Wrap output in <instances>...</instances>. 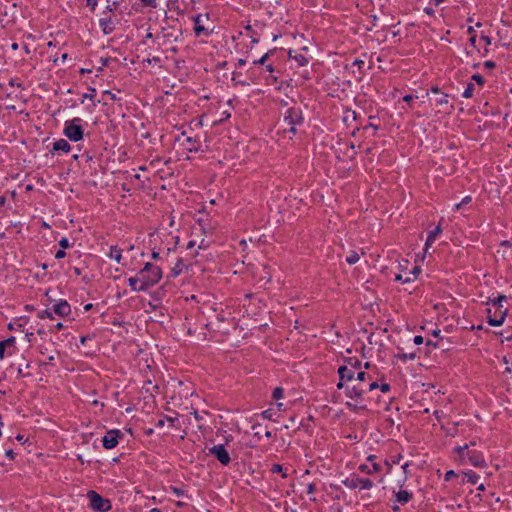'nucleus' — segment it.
<instances>
[{
	"instance_id": "obj_1",
	"label": "nucleus",
	"mask_w": 512,
	"mask_h": 512,
	"mask_svg": "<svg viewBox=\"0 0 512 512\" xmlns=\"http://www.w3.org/2000/svg\"><path fill=\"white\" fill-rule=\"evenodd\" d=\"M506 299L507 297L505 295H500L487 303L494 308V311L492 308L487 309L488 323L491 326H500L503 324L508 312V309L504 308L502 304L503 301H506Z\"/></svg>"
},
{
	"instance_id": "obj_2",
	"label": "nucleus",
	"mask_w": 512,
	"mask_h": 512,
	"mask_svg": "<svg viewBox=\"0 0 512 512\" xmlns=\"http://www.w3.org/2000/svg\"><path fill=\"white\" fill-rule=\"evenodd\" d=\"M455 451L459 454L462 463L467 461L475 467H484L486 465L482 453L475 449H469V445L467 444L456 447Z\"/></svg>"
},
{
	"instance_id": "obj_3",
	"label": "nucleus",
	"mask_w": 512,
	"mask_h": 512,
	"mask_svg": "<svg viewBox=\"0 0 512 512\" xmlns=\"http://www.w3.org/2000/svg\"><path fill=\"white\" fill-rule=\"evenodd\" d=\"M140 271L145 273L144 284L140 285V289H149L150 287L157 284L162 277L161 269L155 265H152L151 263H146L144 268Z\"/></svg>"
},
{
	"instance_id": "obj_4",
	"label": "nucleus",
	"mask_w": 512,
	"mask_h": 512,
	"mask_svg": "<svg viewBox=\"0 0 512 512\" xmlns=\"http://www.w3.org/2000/svg\"><path fill=\"white\" fill-rule=\"evenodd\" d=\"M82 119L75 117L68 120L64 125V135L71 141L77 142L83 138V129L81 127Z\"/></svg>"
},
{
	"instance_id": "obj_5",
	"label": "nucleus",
	"mask_w": 512,
	"mask_h": 512,
	"mask_svg": "<svg viewBox=\"0 0 512 512\" xmlns=\"http://www.w3.org/2000/svg\"><path fill=\"white\" fill-rule=\"evenodd\" d=\"M283 122L285 124V131L295 135L297 132L296 126L303 122L302 111L299 108H290L287 111V115H285Z\"/></svg>"
},
{
	"instance_id": "obj_6",
	"label": "nucleus",
	"mask_w": 512,
	"mask_h": 512,
	"mask_svg": "<svg viewBox=\"0 0 512 512\" xmlns=\"http://www.w3.org/2000/svg\"><path fill=\"white\" fill-rule=\"evenodd\" d=\"M87 498L89 499L90 507L95 511L106 512L111 509V502L93 490L87 493Z\"/></svg>"
},
{
	"instance_id": "obj_7",
	"label": "nucleus",
	"mask_w": 512,
	"mask_h": 512,
	"mask_svg": "<svg viewBox=\"0 0 512 512\" xmlns=\"http://www.w3.org/2000/svg\"><path fill=\"white\" fill-rule=\"evenodd\" d=\"M343 484L349 489L359 488L369 490L373 487V482L368 478L350 477L343 481Z\"/></svg>"
},
{
	"instance_id": "obj_8",
	"label": "nucleus",
	"mask_w": 512,
	"mask_h": 512,
	"mask_svg": "<svg viewBox=\"0 0 512 512\" xmlns=\"http://www.w3.org/2000/svg\"><path fill=\"white\" fill-rule=\"evenodd\" d=\"M122 436L119 430H110L103 437L102 443L105 449H113L118 444V439Z\"/></svg>"
},
{
	"instance_id": "obj_9",
	"label": "nucleus",
	"mask_w": 512,
	"mask_h": 512,
	"mask_svg": "<svg viewBox=\"0 0 512 512\" xmlns=\"http://www.w3.org/2000/svg\"><path fill=\"white\" fill-rule=\"evenodd\" d=\"M210 454L214 455L223 465H228L231 461L228 451L223 445H215L210 449Z\"/></svg>"
},
{
	"instance_id": "obj_10",
	"label": "nucleus",
	"mask_w": 512,
	"mask_h": 512,
	"mask_svg": "<svg viewBox=\"0 0 512 512\" xmlns=\"http://www.w3.org/2000/svg\"><path fill=\"white\" fill-rule=\"evenodd\" d=\"M375 458L376 457L374 455H370L367 458V461L370 462L371 464H361L359 466V470L362 472H365L367 474H372V473H376V472L380 471L381 466L378 463L374 462Z\"/></svg>"
},
{
	"instance_id": "obj_11",
	"label": "nucleus",
	"mask_w": 512,
	"mask_h": 512,
	"mask_svg": "<svg viewBox=\"0 0 512 512\" xmlns=\"http://www.w3.org/2000/svg\"><path fill=\"white\" fill-rule=\"evenodd\" d=\"M366 392V388L363 384L354 385L352 387H346V395L351 399H360Z\"/></svg>"
},
{
	"instance_id": "obj_12",
	"label": "nucleus",
	"mask_w": 512,
	"mask_h": 512,
	"mask_svg": "<svg viewBox=\"0 0 512 512\" xmlns=\"http://www.w3.org/2000/svg\"><path fill=\"white\" fill-rule=\"evenodd\" d=\"M144 272L139 271L136 276L128 279L129 286L135 292L146 291L147 289H140V285L144 284Z\"/></svg>"
},
{
	"instance_id": "obj_13",
	"label": "nucleus",
	"mask_w": 512,
	"mask_h": 512,
	"mask_svg": "<svg viewBox=\"0 0 512 512\" xmlns=\"http://www.w3.org/2000/svg\"><path fill=\"white\" fill-rule=\"evenodd\" d=\"M53 312L61 317H65L71 313V307L67 301L61 300L53 307Z\"/></svg>"
},
{
	"instance_id": "obj_14",
	"label": "nucleus",
	"mask_w": 512,
	"mask_h": 512,
	"mask_svg": "<svg viewBox=\"0 0 512 512\" xmlns=\"http://www.w3.org/2000/svg\"><path fill=\"white\" fill-rule=\"evenodd\" d=\"M204 18L207 19V15L203 16L200 14V15H197L194 19V22H195L194 31H195L196 36H200L201 34L208 35V30L203 25Z\"/></svg>"
},
{
	"instance_id": "obj_15",
	"label": "nucleus",
	"mask_w": 512,
	"mask_h": 512,
	"mask_svg": "<svg viewBox=\"0 0 512 512\" xmlns=\"http://www.w3.org/2000/svg\"><path fill=\"white\" fill-rule=\"evenodd\" d=\"M339 378L341 381H351L354 379V370L347 366H340L338 369Z\"/></svg>"
},
{
	"instance_id": "obj_16",
	"label": "nucleus",
	"mask_w": 512,
	"mask_h": 512,
	"mask_svg": "<svg viewBox=\"0 0 512 512\" xmlns=\"http://www.w3.org/2000/svg\"><path fill=\"white\" fill-rule=\"evenodd\" d=\"M442 232L440 225H438L433 231H431L428 235V238L425 243V250H427L432 243L436 240L437 236Z\"/></svg>"
},
{
	"instance_id": "obj_17",
	"label": "nucleus",
	"mask_w": 512,
	"mask_h": 512,
	"mask_svg": "<svg viewBox=\"0 0 512 512\" xmlns=\"http://www.w3.org/2000/svg\"><path fill=\"white\" fill-rule=\"evenodd\" d=\"M53 149L55 151L69 152L71 146L65 139H60L54 143Z\"/></svg>"
},
{
	"instance_id": "obj_18",
	"label": "nucleus",
	"mask_w": 512,
	"mask_h": 512,
	"mask_svg": "<svg viewBox=\"0 0 512 512\" xmlns=\"http://www.w3.org/2000/svg\"><path fill=\"white\" fill-rule=\"evenodd\" d=\"M412 495L405 490H400L396 493V499L398 502L405 504L411 499Z\"/></svg>"
},
{
	"instance_id": "obj_19",
	"label": "nucleus",
	"mask_w": 512,
	"mask_h": 512,
	"mask_svg": "<svg viewBox=\"0 0 512 512\" xmlns=\"http://www.w3.org/2000/svg\"><path fill=\"white\" fill-rule=\"evenodd\" d=\"M15 342V338L14 337H11L7 340H4V341H0V358L3 359L4 358V352H5V348L6 346L8 345H11Z\"/></svg>"
},
{
	"instance_id": "obj_20",
	"label": "nucleus",
	"mask_w": 512,
	"mask_h": 512,
	"mask_svg": "<svg viewBox=\"0 0 512 512\" xmlns=\"http://www.w3.org/2000/svg\"><path fill=\"white\" fill-rule=\"evenodd\" d=\"M109 257L116 260L118 263L121 261L122 255L121 250L117 247H111Z\"/></svg>"
},
{
	"instance_id": "obj_21",
	"label": "nucleus",
	"mask_w": 512,
	"mask_h": 512,
	"mask_svg": "<svg viewBox=\"0 0 512 512\" xmlns=\"http://www.w3.org/2000/svg\"><path fill=\"white\" fill-rule=\"evenodd\" d=\"M464 477H465L466 481L471 484H476L479 480V475H477L476 473H474L472 471L464 473Z\"/></svg>"
},
{
	"instance_id": "obj_22",
	"label": "nucleus",
	"mask_w": 512,
	"mask_h": 512,
	"mask_svg": "<svg viewBox=\"0 0 512 512\" xmlns=\"http://www.w3.org/2000/svg\"><path fill=\"white\" fill-rule=\"evenodd\" d=\"M359 254L356 251H350L346 257V261L348 264L353 265L359 261Z\"/></svg>"
},
{
	"instance_id": "obj_23",
	"label": "nucleus",
	"mask_w": 512,
	"mask_h": 512,
	"mask_svg": "<svg viewBox=\"0 0 512 512\" xmlns=\"http://www.w3.org/2000/svg\"><path fill=\"white\" fill-rule=\"evenodd\" d=\"M473 93H474V84L469 83V84L467 85V87L465 88V90H464V92H463L462 96H463L464 98H471V97L473 96Z\"/></svg>"
},
{
	"instance_id": "obj_24",
	"label": "nucleus",
	"mask_w": 512,
	"mask_h": 512,
	"mask_svg": "<svg viewBox=\"0 0 512 512\" xmlns=\"http://www.w3.org/2000/svg\"><path fill=\"white\" fill-rule=\"evenodd\" d=\"M272 473H282V477L286 478L288 475L283 471V468L280 464H274L271 468Z\"/></svg>"
},
{
	"instance_id": "obj_25",
	"label": "nucleus",
	"mask_w": 512,
	"mask_h": 512,
	"mask_svg": "<svg viewBox=\"0 0 512 512\" xmlns=\"http://www.w3.org/2000/svg\"><path fill=\"white\" fill-rule=\"evenodd\" d=\"M437 106H443L448 104V95L442 94L435 100Z\"/></svg>"
},
{
	"instance_id": "obj_26",
	"label": "nucleus",
	"mask_w": 512,
	"mask_h": 512,
	"mask_svg": "<svg viewBox=\"0 0 512 512\" xmlns=\"http://www.w3.org/2000/svg\"><path fill=\"white\" fill-rule=\"evenodd\" d=\"M471 200H472L471 196H466V197H464V198H463V200H462L460 203L456 204V205L454 206V208H455L456 210H459V209H460V208H462L464 205H466V204L470 203V202H471Z\"/></svg>"
},
{
	"instance_id": "obj_27",
	"label": "nucleus",
	"mask_w": 512,
	"mask_h": 512,
	"mask_svg": "<svg viewBox=\"0 0 512 512\" xmlns=\"http://www.w3.org/2000/svg\"><path fill=\"white\" fill-rule=\"evenodd\" d=\"M38 317L41 319H45V318L53 319V312H51L49 310H43L39 313Z\"/></svg>"
},
{
	"instance_id": "obj_28",
	"label": "nucleus",
	"mask_w": 512,
	"mask_h": 512,
	"mask_svg": "<svg viewBox=\"0 0 512 512\" xmlns=\"http://www.w3.org/2000/svg\"><path fill=\"white\" fill-rule=\"evenodd\" d=\"M299 66H305L308 63V60L303 55H298L294 57Z\"/></svg>"
},
{
	"instance_id": "obj_29",
	"label": "nucleus",
	"mask_w": 512,
	"mask_h": 512,
	"mask_svg": "<svg viewBox=\"0 0 512 512\" xmlns=\"http://www.w3.org/2000/svg\"><path fill=\"white\" fill-rule=\"evenodd\" d=\"M110 24V20L108 19H100V26L103 27L104 32L107 34L112 30V27H109V30H107V25Z\"/></svg>"
},
{
	"instance_id": "obj_30",
	"label": "nucleus",
	"mask_w": 512,
	"mask_h": 512,
	"mask_svg": "<svg viewBox=\"0 0 512 512\" xmlns=\"http://www.w3.org/2000/svg\"><path fill=\"white\" fill-rule=\"evenodd\" d=\"M283 389L281 387H276L273 391V398L280 399L283 397Z\"/></svg>"
},
{
	"instance_id": "obj_31",
	"label": "nucleus",
	"mask_w": 512,
	"mask_h": 512,
	"mask_svg": "<svg viewBox=\"0 0 512 512\" xmlns=\"http://www.w3.org/2000/svg\"><path fill=\"white\" fill-rule=\"evenodd\" d=\"M183 263L181 260L178 261V263L175 265V267L172 269V272L175 276L181 273L182 271Z\"/></svg>"
},
{
	"instance_id": "obj_32",
	"label": "nucleus",
	"mask_w": 512,
	"mask_h": 512,
	"mask_svg": "<svg viewBox=\"0 0 512 512\" xmlns=\"http://www.w3.org/2000/svg\"><path fill=\"white\" fill-rule=\"evenodd\" d=\"M472 79L474 81H476V83H478L479 85H483V83H484V78L481 75H479V74L473 75Z\"/></svg>"
},
{
	"instance_id": "obj_33",
	"label": "nucleus",
	"mask_w": 512,
	"mask_h": 512,
	"mask_svg": "<svg viewBox=\"0 0 512 512\" xmlns=\"http://www.w3.org/2000/svg\"><path fill=\"white\" fill-rule=\"evenodd\" d=\"M395 280L401 281L403 283H407V282H410L412 280V278L411 277L403 278V276L401 274H398V275H396Z\"/></svg>"
},
{
	"instance_id": "obj_34",
	"label": "nucleus",
	"mask_w": 512,
	"mask_h": 512,
	"mask_svg": "<svg viewBox=\"0 0 512 512\" xmlns=\"http://www.w3.org/2000/svg\"><path fill=\"white\" fill-rule=\"evenodd\" d=\"M366 379V373L365 372H359L357 374L356 380L359 381V384H362Z\"/></svg>"
},
{
	"instance_id": "obj_35",
	"label": "nucleus",
	"mask_w": 512,
	"mask_h": 512,
	"mask_svg": "<svg viewBox=\"0 0 512 512\" xmlns=\"http://www.w3.org/2000/svg\"><path fill=\"white\" fill-rule=\"evenodd\" d=\"M454 476H456L455 472L453 470H450V471H447L445 476H444V479L445 481H449L451 480Z\"/></svg>"
},
{
	"instance_id": "obj_36",
	"label": "nucleus",
	"mask_w": 512,
	"mask_h": 512,
	"mask_svg": "<svg viewBox=\"0 0 512 512\" xmlns=\"http://www.w3.org/2000/svg\"><path fill=\"white\" fill-rule=\"evenodd\" d=\"M144 5L155 8L157 6L156 0H141Z\"/></svg>"
},
{
	"instance_id": "obj_37",
	"label": "nucleus",
	"mask_w": 512,
	"mask_h": 512,
	"mask_svg": "<svg viewBox=\"0 0 512 512\" xmlns=\"http://www.w3.org/2000/svg\"><path fill=\"white\" fill-rule=\"evenodd\" d=\"M59 245L63 248V249H66L69 247V241L67 238H62L60 241H59Z\"/></svg>"
},
{
	"instance_id": "obj_38",
	"label": "nucleus",
	"mask_w": 512,
	"mask_h": 512,
	"mask_svg": "<svg viewBox=\"0 0 512 512\" xmlns=\"http://www.w3.org/2000/svg\"><path fill=\"white\" fill-rule=\"evenodd\" d=\"M267 58H268V54H265V55H263L260 59L255 60V61H254V64H261V65H262V64H264V63H265V61L267 60Z\"/></svg>"
},
{
	"instance_id": "obj_39",
	"label": "nucleus",
	"mask_w": 512,
	"mask_h": 512,
	"mask_svg": "<svg viewBox=\"0 0 512 512\" xmlns=\"http://www.w3.org/2000/svg\"><path fill=\"white\" fill-rule=\"evenodd\" d=\"M378 387H379V385L377 384V382H372V383H370V384H369L367 387H365V388H366V391H367V390H368V391H372V390H374V389H376V388H378Z\"/></svg>"
},
{
	"instance_id": "obj_40",
	"label": "nucleus",
	"mask_w": 512,
	"mask_h": 512,
	"mask_svg": "<svg viewBox=\"0 0 512 512\" xmlns=\"http://www.w3.org/2000/svg\"><path fill=\"white\" fill-rule=\"evenodd\" d=\"M413 341H414V343H415L416 345H420V344H422V343H423V337H422V336H420V335H417V336H415V337H414Z\"/></svg>"
},
{
	"instance_id": "obj_41",
	"label": "nucleus",
	"mask_w": 512,
	"mask_h": 512,
	"mask_svg": "<svg viewBox=\"0 0 512 512\" xmlns=\"http://www.w3.org/2000/svg\"><path fill=\"white\" fill-rule=\"evenodd\" d=\"M484 67L487 69H493L495 67V63L493 61L484 62Z\"/></svg>"
},
{
	"instance_id": "obj_42",
	"label": "nucleus",
	"mask_w": 512,
	"mask_h": 512,
	"mask_svg": "<svg viewBox=\"0 0 512 512\" xmlns=\"http://www.w3.org/2000/svg\"><path fill=\"white\" fill-rule=\"evenodd\" d=\"M65 255H66L65 251H64V249H62V250L57 251V253L55 254V258L61 259V258L65 257Z\"/></svg>"
},
{
	"instance_id": "obj_43",
	"label": "nucleus",
	"mask_w": 512,
	"mask_h": 512,
	"mask_svg": "<svg viewBox=\"0 0 512 512\" xmlns=\"http://www.w3.org/2000/svg\"><path fill=\"white\" fill-rule=\"evenodd\" d=\"M380 389H381L382 392L386 393V392H388L390 390V385L387 384V383H384V384H382L380 386Z\"/></svg>"
},
{
	"instance_id": "obj_44",
	"label": "nucleus",
	"mask_w": 512,
	"mask_h": 512,
	"mask_svg": "<svg viewBox=\"0 0 512 512\" xmlns=\"http://www.w3.org/2000/svg\"><path fill=\"white\" fill-rule=\"evenodd\" d=\"M262 416L266 419H271L272 418V413H271V410H266L262 413Z\"/></svg>"
},
{
	"instance_id": "obj_45",
	"label": "nucleus",
	"mask_w": 512,
	"mask_h": 512,
	"mask_svg": "<svg viewBox=\"0 0 512 512\" xmlns=\"http://www.w3.org/2000/svg\"><path fill=\"white\" fill-rule=\"evenodd\" d=\"M480 41H483L486 45L491 44V39L488 36H481Z\"/></svg>"
},
{
	"instance_id": "obj_46",
	"label": "nucleus",
	"mask_w": 512,
	"mask_h": 512,
	"mask_svg": "<svg viewBox=\"0 0 512 512\" xmlns=\"http://www.w3.org/2000/svg\"><path fill=\"white\" fill-rule=\"evenodd\" d=\"M314 491H315V485L314 484H309L308 487H307V493L308 494H312Z\"/></svg>"
},
{
	"instance_id": "obj_47",
	"label": "nucleus",
	"mask_w": 512,
	"mask_h": 512,
	"mask_svg": "<svg viewBox=\"0 0 512 512\" xmlns=\"http://www.w3.org/2000/svg\"><path fill=\"white\" fill-rule=\"evenodd\" d=\"M350 115L353 117V119H356V114H355L354 111H347L346 112V116H345V120H348Z\"/></svg>"
},
{
	"instance_id": "obj_48",
	"label": "nucleus",
	"mask_w": 512,
	"mask_h": 512,
	"mask_svg": "<svg viewBox=\"0 0 512 512\" xmlns=\"http://www.w3.org/2000/svg\"><path fill=\"white\" fill-rule=\"evenodd\" d=\"M96 4V0H87V5L90 6L92 9L95 8Z\"/></svg>"
},
{
	"instance_id": "obj_49",
	"label": "nucleus",
	"mask_w": 512,
	"mask_h": 512,
	"mask_svg": "<svg viewBox=\"0 0 512 512\" xmlns=\"http://www.w3.org/2000/svg\"><path fill=\"white\" fill-rule=\"evenodd\" d=\"M363 64H364V61L359 60V59H356L353 63V65H357L359 68H361Z\"/></svg>"
},
{
	"instance_id": "obj_50",
	"label": "nucleus",
	"mask_w": 512,
	"mask_h": 512,
	"mask_svg": "<svg viewBox=\"0 0 512 512\" xmlns=\"http://www.w3.org/2000/svg\"><path fill=\"white\" fill-rule=\"evenodd\" d=\"M146 61L148 63H158V62H160V58L159 57H154L152 59H147Z\"/></svg>"
},
{
	"instance_id": "obj_51",
	"label": "nucleus",
	"mask_w": 512,
	"mask_h": 512,
	"mask_svg": "<svg viewBox=\"0 0 512 512\" xmlns=\"http://www.w3.org/2000/svg\"><path fill=\"white\" fill-rule=\"evenodd\" d=\"M89 339H90V337H89V336H82V337L80 338V343H81L82 345H85L86 341H87V340H89Z\"/></svg>"
},
{
	"instance_id": "obj_52",
	"label": "nucleus",
	"mask_w": 512,
	"mask_h": 512,
	"mask_svg": "<svg viewBox=\"0 0 512 512\" xmlns=\"http://www.w3.org/2000/svg\"><path fill=\"white\" fill-rule=\"evenodd\" d=\"M413 98H414V97H413V95H406V96L403 98V100H404L405 102H411V101L413 100Z\"/></svg>"
},
{
	"instance_id": "obj_53",
	"label": "nucleus",
	"mask_w": 512,
	"mask_h": 512,
	"mask_svg": "<svg viewBox=\"0 0 512 512\" xmlns=\"http://www.w3.org/2000/svg\"><path fill=\"white\" fill-rule=\"evenodd\" d=\"M14 452L12 450H7L6 451V456L13 459L14 458Z\"/></svg>"
},
{
	"instance_id": "obj_54",
	"label": "nucleus",
	"mask_w": 512,
	"mask_h": 512,
	"mask_svg": "<svg viewBox=\"0 0 512 512\" xmlns=\"http://www.w3.org/2000/svg\"><path fill=\"white\" fill-rule=\"evenodd\" d=\"M91 91H92V93H90V94H85V95H84V97H85V98H88V99H92V98H93V96H94V93H95V89H92Z\"/></svg>"
},
{
	"instance_id": "obj_55",
	"label": "nucleus",
	"mask_w": 512,
	"mask_h": 512,
	"mask_svg": "<svg viewBox=\"0 0 512 512\" xmlns=\"http://www.w3.org/2000/svg\"><path fill=\"white\" fill-rule=\"evenodd\" d=\"M164 424H165V421H164L163 419H160V420H158V422H157L156 426H157V427H163V426H164Z\"/></svg>"
},
{
	"instance_id": "obj_56",
	"label": "nucleus",
	"mask_w": 512,
	"mask_h": 512,
	"mask_svg": "<svg viewBox=\"0 0 512 512\" xmlns=\"http://www.w3.org/2000/svg\"><path fill=\"white\" fill-rule=\"evenodd\" d=\"M403 358H405V359H406V358H408V359H410V360H413V359L415 358V355H414V354H410V355H406V354H405V355L403 356Z\"/></svg>"
},
{
	"instance_id": "obj_57",
	"label": "nucleus",
	"mask_w": 512,
	"mask_h": 512,
	"mask_svg": "<svg viewBox=\"0 0 512 512\" xmlns=\"http://www.w3.org/2000/svg\"><path fill=\"white\" fill-rule=\"evenodd\" d=\"M63 327H64V326H63V324H62L61 322L57 323V324H56V326H55V328H56L57 330H61V329H63Z\"/></svg>"
},
{
	"instance_id": "obj_58",
	"label": "nucleus",
	"mask_w": 512,
	"mask_h": 512,
	"mask_svg": "<svg viewBox=\"0 0 512 512\" xmlns=\"http://www.w3.org/2000/svg\"><path fill=\"white\" fill-rule=\"evenodd\" d=\"M424 11L429 14V15H432L433 14V9L432 8H425Z\"/></svg>"
},
{
	"instance_id": "obj_59",
	"label": "nucleus",
	"mask_w": 512,
	"mask_h": 512,
	"mask_svg": "<svg viewBox=\"0 0 512 512\" xmlns=\"http://www.w3.org/2000/svg\"><path fill=\"white\" fill-rule=\"evenodd\" d=\"M194 246H195V242H194V241H190V242L188 243V245H187V248H188V249H191V248H193Z\"/></svg>"
},
{
	"instance_id": "obj_60",
	"label": "nucleus",
	"mask_w": 512,
	"mask_h": 512,
	"mask_svg": "<svg viewBox=\"0 0 512 512\" xmlns=\"http://www.w3.org/2000/svg\"><path fill=\"white\" fill-rule=\"evenodd\" d=\"M245 64H246V60H244V59H239V60H238V65H239V66H243V65H245Z\"/></svg>"
},
{
	"instance_id": "obj_61",
	"label": "nucleus",
	"mask_w": 512,
	"mask_h": 512,
	"mask_svg": "<svg viewBox=\"0 0 512 512\" xmlns=\"http://www.w3.org/2000/svg\"><path fill=\"white\" fill-rule=\"evenodd\" d=\"M152 258H153V259H158V258H159V253H158V252L153 251V252H152Z\"/></svg>"
},
{
	"instance_id": "obj_62",
	"label": "nucleus",
	"mask_w": 512,
	"mask_h": 512,
	"mask_svg": "<svg viewBox=\"0 0 512 512\" xmlns=\"http://www.w3.org/2000/svg\"><path fill=\"white\" fill-rule=\"evenodd\" d=\"M337 388H338V389H342V388H344V383H343V381H341V380H340V381L338 382V384H337Z\"/></svg>"
},
{
	"instance_id": "obj_63",
	"label": "nucleus",
	"mask_w": 512,
	"mask_h": 512,
	"mask_svg": "<svg viewBox=\"0 0 512 512\" xmlns=\"http://www.w3.org/2000/svg\"><path fill=\"white\" fill-rule=\"evenodd\" d=\"M466 444L469 445V449H472L474 446H476L475 441H471L470 443H466Z\"/></svg>"
},
{
	"instance_id": "obj_64",
	"label": "nucleus",
	"mask_w": 512,
	"mask_h": 512,
	"mask_svg": "<svg viewBox=\"0 0 512 512\" xmlns=\"http://www.w3.org/2000/svg\"><path fill=\"white\" fill-rule=\"evenodd\" d=\"M470 43L472 45H475V43H476V36L475 35L470 38Z\"/></svg>"
}]
</instances>
